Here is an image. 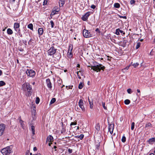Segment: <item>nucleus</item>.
I'll return each mask as SVG.
<instances>
[{
    "instance_id": "nucleus-1",
    "label": "nucleus",
    "mask_w": 155,
    "mask_h": 155,
    "mask_svg": "<svg viewBox=\"0 0 155 155\" xmlns=\"http://www.w3.org/2000/svg\"><path fill=\"white\" fill-rule=\"evenodd\" d=\"M23 90L26 93V95L30 96L32 93V89L31 86L28 83H24L22 85Z\"/></svg>"
},
{
    "instance_id": "nucleus-2",
    "label": "nucleus",
    "mask_w": 155,
    "mask_h": 155,
    "mask_svg": "<svg viewBox=\"0 0 155 155\" xmlns=\"http://www.w3.org/2000/svg\"><path fill=\"white\" fill-rule=\"evenodd\" d=\"M13 145H11L2 149L1 152L3 155H8L12 152Z\"/></svg>"
},
{
    "instance_id": "nucleus-3",
    "label": "nucleus",
    "mask_w": 155,
    "mask_h": 155,
    "mask_svg": "<svg viewBox=\"0 0 155 155\" xmlns=\"http://www.w3.org/2000/svg\"><path fill=\"white\" fill-rule=\"evenodd\" d=\"M105 68V67L103 66L101 64H99L96 65L92 66L91 69H93L94 71H96L97 72L101 70H103Z\"/></svg>"
},
{
    "instance_id": "nucleus-4",
    "label": "nucleus",
    "mask_w": 155,
    "mask_h": 155,
    "mask_svg": "<svg viewBox=\"0 0 155 155\" xmlns=\"http://www.w3.org/2000/svg\"><path fill=\"white\" fill-rule=\"evenodd\" d=\"M26 72L28 76L31 77H33L35 74V71L31 69H27Z\"/></svg>"
},
{
    "instance_id": "nucleus-5",
    "label": "nucleus",
    "mask_w": 155,
    "mask_h": 155,
    "mask_svg": "<svg viewBox=\"0 0 155 155\" xmlns=\"http://www.w3.org/2000/svg\"><path fill=\"white\" fill-rule=\"evenodd\" d=\"M56 49L54 48V47H52L48 51V55H52L54 54L56 51Z\"/></svg>"
},
{
    "instance_id": "nucleus-6",
    "label": "nucleus",
    "mask_w": 155,
    "mask_h": 155,
    "mask_svg": "<svg viewBox=\"0 0 155 155\" xmlns=\"http://www.w3.org/2000/svg\"><path fill=\"white\" fill-rule=\"evenodd\" d=\"M83 35L86 38H88L92 36V35L90 32L88 30L86 29H84L83 30Z\"/></svg>"
},
{
    "instance_id": "nucleus-7",
    "label": "nucleus",
    "mask_w": 155,
    "mask_h": 155,
    "mask_svg": "<svg viewBox=\"0 0 155 155\" xmlns=\"http://www.w3.org/2000/svg\"><path fill=\"white\" fill-rule=\"evenodd\" d=\"M20 23L18 22H15L14 24V28L15 30L18 33L20 32V30L19 28Z\"/></svg>"
},
{
    "instance_id": "nucleus-8",
    "label": "nucleus",
    "mask_w": 155,
    "mask_h": 155,
    "mask_svg": "<svg viewBox=\"0 0 155 155\" xmlns=\"http://www.w3.org/2000/svg\"><path fill=\"white\" fill-rule=\"evenodd\" d=\"M5 128V125L3 124H0V136L3 134Z\"/></svg>"
},
{
    "instance_id": "nucleus-9",
    "label": "nucleus",
    "mask_w": 155,
    "mask_h": 155,
    "mask_svg": "<svg viewBox=\"0 0 155 155\" xmlns=\"http://www.w3.org/2000/svg\"><path fill=\"white\" fill-rule=\"evenodd\" d=\"M91 12H88L83 15L82 17V20L84 21H86L91 14Z\"/></svg>"
},
{
    "instance_id": "nucleus-10",
    "label": "nucleus",
    "mask_w": 155,
    "mask_h": 155,
    "mask_svg": "<svg viewBox=\"0 0 155 155\" xmlns=\"http://www.w3.org/2000/svg\"><path fill=\"white\" fill-rule=\"evenodd\" d=\"M83 104L84 103L83 100L81 99H80L78 102L79 106L81 108L82 110H83V111H84L85 110V109L83 106Z\"/></svg>"
},
{
    "instance_id": "nucleus-11",
    "label": "nucleus",
    "mask_w": 155,
    "mask_h": 155,
    "mask_svg": "<svg viewBox=\"0 0 155 155\" xmlns=\"http://www.w3.org/2000/svg\"><path fill=\"white\" fill-rule=\"evenodd\" d=\"M46 83L48 87L50 90H51L52 88V85L51 81L49 78H48L46 80Z\"/></svg>"
},
{
    "instance_id": "nucleus-12",
    "label": "nucleus",
    "mask_w": 155,
    "mask_h": 155,
    "mask_svg": "<svg viewBox=\"0 0 155 155\" xmlns=\"http://www.w3.org/2000/svg\"><path fill=\"white\" fill-rule=\"evenodd\" d=\"M108 131L111 134L113 133L114 129V125L112 124L110 125L108 127Z\"/></svg>"
},
{
    "instance_id": "nucleus-13",
    "label": "nucleus",
    "mask_w": 155,
    "mask_h": 155,
    "mask_svg": "<svg viewBox=\"0 0 155 155\" xmlns=\"http://www.w3.org/2000/svg\"><path fill=\"white\" fill-rule=\"evenodd\" d=\"M53 138L52 136L51 135H49L48 136L46 139V142H51L53 141Z\"/></svg>"
},
{
    "instance_id": "nucleus-14",
    "label": "nucleus",
    "mask_w": 155,
    "mask_h": 155,
    "mask_svg": "<svg viewBox=\"0 0 155 155\" xmlns=\"http://www.w3.org/2000/svg\"><path fill=\"white\" fill-rule=\"evenodd\" d=\"M70 46L69 47V49L68 52L67 53V55L68 57L71 58L73 56L72 53L71 52V51L72 49V48H71V49L70 50Z\"/></svg>"
},
{
    "instance_id": "nucleus-15",
    "label": "nucleus",
    "mask_w": 155,
    "mask_h": 155,
    "mask_svg": "<svg viewBox=\"0 0 155 155\" xmlns=\"http://www.w3.org/2000/svg\"><path fill=\"white\" fill-rule=\"evenodd\" d=\"M120 32L123 33V34H125V33L123 31L120 30L119 28L116 29L115 34L117 35H120Z\"/></svg>"
},
{
    "instance_id": "nucleus-16",
    "label": "nucleus",
    "mask_w": 155,
    "mask_h": 155,
    "mask_svg": "<svg viewBox=\"0 0 155 155\" xmlns=\"http://www.w3.org/2000/svg\"><path fill=\"white\" fill-rule=\"evenodd\" d=\"M148 142L150 144H152L153 143L155 142V138L152 137L149 139L148 140Z\"/></svg>"
},
{
    "instance_id": "nucleus-17",
    "label": "nucleus",
    "mask_w": 155,
    "mask_h": 155,
    "mask_svg": "<svg viewBox=\"0 0 155 155\" xmlns=\"http://www.w3.org/2000/svg\"><path fill=\"white\" fill-rule=\"evenodd\" d=\"M38 34L41 35H42L43 31V28H39L38 30Z\"/></svg>"
},
{
    "instance_id": "nucleus-18",
    "label": "nucleus",
    "mask_w": 155,
    "mask_h": 155,
    "mask_svg": "<svg viewBox=\"0 0 155 155\" xmlns=\"http://www.w3.org/2000/svg\"><path fill=\"white\" fill-rule=\"evenodd\" d=\"M65 0H60L59 2V6L60 7H62L65 3Z\"/></svg>"
},
{
    "instance_id": "nucleus-19",
    "label": "nucleus",
    "mask_w": 155,
    "mask_h": 155,
    "mask_svg": "<svg viewBox=\"0 0 155 155\" xmlns=\"http://www.w3.org/2000/svg\"><path fill=\"white\" fill-rule=\"evenodd\" d=\"M7 33L8 35H11L13 34V31L11 29L8 28L7 30Z\"/></svg>"
},
{
    "instance_id": "nucleus-20",
    "label": "nucleus",
    "mask_w": 155,
    "mask_h": 155,
    "mask_svg": "<svg viewBox=\"0 0 155 155\" xmlns=\"http://www.w3.org/2000/svg\"><path fill=\"white\" fill-rule=\"evenodd\" d=\"M84 135L81 134L79 136H75V137L76 138H79L81 140H82L84 138Z\"/></svg>"
},
{
    "instance_id": "nucleus-21",
    "label": "nucleus",
    "mask_w": 155,
    "mask_h": 155,
    "mask_svg": "<svg viewBox=\"0 0 155 155\" xmlns=\"http://www.w3.org/2000/svg\"><path fill=\"white\" fill-rule=\"evenodd\" d=\"M28 28L31 30H33V25L32 23H30L28 26Z\"/></svg>"
},
{
    "instance_id": "nucleus-22",
    "label": "nucleus",
    "mask_w": 155,
    "mask_h": 155,
    "mask_svg": "<svg viewBox=\"0 0 155 155\" xmlns=\"http://www.w3.org/2000/svg\"><path fill=\"white\" fill-rule=\"evenodd\" d=\"M133 62H132L131 64L135 68L137 67L139 65V64L137 62L136 63H134L133 64H132Z\"/></svg>"
},
{
    "instance_id": "nucleus-23",
    "label": "nucleus",
    "mask_w": 155,
    "mask_h": 155,
    "mask_svg": "<svg viewBox=\"0 0 155 155\" xmlns=\"http://www.w3.org/2000/svg\"><path fill=\"white\" fill-rule=\"evenodd\" d=\"M114 6L116 8H119L120 7V5L117 3H115L114 4Z\"/></svg>"
},
{
    "instance_id": "nucleus-24",
    "label": "nucleus",
    "mask_w": 155,
    "mask_h": 155,
    "mask_svg": "<svg viewBox=\"0 0 155 155\" xmlns=\"http://www.w3.org/2000/svg\"><path fill=\"white\" fill-rule=\"evenodd\" d=\"M31 130L32 132L33 135H34L35 134V127L34 126H31Z\"/></svg>"
},
{
    "instance_id": "nucleus-25",
    "label": "nucleus",
    "mask_w": 155,
    "mask_h": 155,
    "mask_svg": "<svg viewBox=\"0 0 155 155\" xmlns=\"http://www.w3.org/2000/svg\"><path fill=\"white\" fill-rule=\"evenodd\" d=\"M88 101L90 104V107L92 109L93 107V103L92 101L91 102V100L89 98Z\"/></svg>"
},
{
    "instance_id": "nucleus-26",
    "label": "nucleus",
    "mask_w": 155,
    "mask_h": 155,
    "mask_svg": "<svg viewBox=\"0 0 155 155\" xmlns=\"http://www.w3.org/2000/svg\"><path fill=\"white\" fill-rule=\"evenodd\" d=\"M95 128L97 130L99 131L100 130V125L99 124L96 125L95 126Z\"/></svg>"
},
{
    "instance_id": "nucleus-27",
    "label": "nucleus",
    "mask_w": 155,
    "mask_h": 155,
    "mask_svg": "<svg viewBox=\"0 0 155 155\" xmlns=\"http://www.w3.org/2000/svg\"><path fill=\"white\" fill-rule=\"evenodd\" d=\"M124 103L125 104L127 105L130 103V101L128 99H126L124 101Z\"/></svg>"
},
{
    "instance_id": "nucleus-28",
    "label": "nucleus",
    "mask_w": 155,
    "mask_h": 155,
    "mask_svg": "<svg viewBox=\"0 0 155 155\" xmlns=\"http://www.w3.org/2000/svg\"><path fill=\"white\" fill-rule=\"evenodd\" d=\"M56 99L55 98H52L50 102V104H51L54 103Z\"/></svg>"
},
{
    "instance_id": "nucleus-29",
    "label": "nucleus",
    "mask_w": 155,
    "mask_h": 155,
    "mask_svg": "<svg viewBox=\"0 0 155 155\" xmlns=\"http://www.w3.org/2000/svg\"><path fill=\"white\" fill-rule=\"evenodd\" d=\"M100 142H98L96 143V147L97 150H98L100 146Z\"/></svg>"
},
{
    "instance_id": "nucleus-30",
    "label": "nucleus",
    "mask_w": 155,
    "mask_h": 155,
    "mask_svg": "<svg viewBox=\"0 0 155 155\" xmlns=\"http://www.w3.org/2000/svg\"><path fill=\"white\" fill-rule=\"evenodd\" d=\"M19 122L21 124V126L22 127V128H23L24 126V123L23 121L21 119H20Z\"/></svg>"
},
{
    "instance_id": "nucleus-31",
    "label": "nucleus",
    "mask_w": 155,
    "mask_h": 155,
    "mask_svg": "<svg viewBox=\"0 0 155 155\" xmlns=\"http://www.w3.org/2000/svg\"><path fill=\"white\" fill-rule=\"evenodd\" d=\"M5 85V83L3 81H0V87L2 86Z\"/></svg>"
},
{
    "instance_id": "nucleus-32",
    "label": "nucleus",
    "mask_w": 155,
    "mask_h": 155,
    "mask_svg": "<svg viewBox=\"0 0 155 155\" xmlns=\"http://www.w3.org/2000/svg\"><path fill=\"white\" fill-rule=\"evenodd\" d=\"M83 87V83L82 82H81L78 86V88L79 89H81Z\"/></svg>"
},
{
    "instance_id": "nucleus-33",
    "label": "nucleus",
    "mask_w": 155,
    "mask_h": 155,
    "mask_svg": "<svg viewBox=\"0 0 155 155\" xmlns=\"http://www.w3.org/2000/svg\"><path fill=\"white\" fill-rule=\"evenodd\" d=\"M135 123L134 122H132L131 124V130H133L134 127Z\"/></svg>"
},
{
    "instance_id": "nucleus-34",
    "label": "nucleus",
    "mask_w": 155,
    "mask_h": 155,
    "mask_svg": "<svg viewBox=\"0 0 155 155\" xmlns=\"http://www.w3.org/2000/svg\"><path fill=\"white\" fill-rule=\"evenodd\" d=\"M130 65L129 66L126 67L124 69H122V71L123 72H124V70H127L130 67Z\"/></svg>"
},
{
    "instance_id": "nucleus-35",
    "label": "nucleus",
    "mask_w": 155,
    "mask_h": 155,
    "mask_svg": "<svg viewBox=\"0 0 155 155\" xmlns=\"http://www.w3.org/2000/svg\"><path fill=\"white\" fill-rule=\"evenodd\" d=\"M53 10H55L57 12H58L59 11V8L57 7H54V8Z\"/></svg>"
},
{
    "instance_id": "nucleus-36",
    "label": "nucleus",
    "mask_w": 155,
    "mask_h": 155,
    "mask_svg": "<svg viewBox=\"0 0 155 155\" xmlns=\"http://www.w3.org/2000/svg\"><path fill=\"white\" fill-rule=\"evenodd\" d=\"M40 101V99L38 97H37L36 99L35 103L36 104H38Z\"/></svg>"
},
{
    "instance_id": "nucleus-37",
    "label": "nucleus",
    "mask_w": 155,
    "mask_h": 155,
    "mask_svg": "<svg viewBox=\"0 0 155 155\" xmlns=\"http://www.w3.org/2000/svg\"><path fill=\"white\" fill-rule=\"evenodd\" d=\"M102 105L103 107L104 108V109L107 110V108L105 106V103L104 102H102Z\"/></svg>"
},
{
    "instance_id": "nucleus-38",
    "label": "nucleus",
    "mask_w": 155,
    "mask_h": 155,
    "mask_svg": "<svg viewBox=\"0 0 155 155\" xmlns=\"http://www.w3.org/2000/svg\"><path fill=\"white\" fill-rule=\"evenodd\" d=\"M126 138L124 136H123L122 137V139H121L122 141L124 143L126 141Z\"/></svg>"
},
{
    "instance_id": "nucleus-39",
    "label": "nucleus",
    "mask_w": 155,
    "mask_h": 155,
    "mask_svg": "<svg viewBox=\"0 0 155 155\" xmlns=\"http://www.w3.org/2000/svg\"><path fill=\"white\" fill-rule=\"evenodd\" d=\"M140 42H137V46H136V48L137 49L138 48H139V47H140Z\"/></svg>"
},
{
    "instance_id": "nucleus-40",
    "label": "nucleus",
    "mask_w": 155,
    "mask_h": 155,
    "mask_svg": "<svg viewBox=\"0 0 155 155\" xmlns=\"http://www.w3.org/2000/svg\"><path fill=\"white\" fill-rule=\"evenodd\" d=\"M152 125L150 123H148L146 124L145 127H151Z\"/></svg>"
},
{
    "instance_id": "nucleus-41",
    "label": "nucleus",
    "mask_w": 155,
    "mask_h": 155,
    "mask_svg": "<svg viewBox=\"0 0 155 155\" xmlns=\"http://www.w3.org/2000/svg\"><path fill=\"white\" fill-rule=\"evenodd\" d=\"M50 23L51 25V28H53L54 27V23L53 21L51 20L50 21Z\"/></svg>"
},
{
    "instance_id": "nucleus-42",
    "label": "nucleus",
    "mask_w": 155,
    "mask_h": 155,
    "mask_svg": "<svg viewBox=\"0 0 155 155\" xmlns=\"http://www.w3.org/2000/svg\"><path fill=\"white\" fill-rule=\"evenodd\" d=\"M56 12H57L55 10H53L51 13V15H54L56 14Z\"/></svg>"
},
{
    "instance_id": "nucleus-43",
    "label": "nucleus",
    "mask_w": 155,
    "mask_h": 155,
    "mask_svg": "<svg viewBox=\"0 0 155 155\" xmlns=\"http://www.w3.org/2000/svg\"><path fill=\"white\" fill-rule=\"evenodd\" d=\"M137 95L139 96L140 95V92L139 89H137Z\"/></svg>"
},
{
    "instance_id": "nucleus-44",
    "label": "nucleus",
    "mask_w": 155,
    "mask_h": 155,
    "mask_svg": "<svg viewBox=\"0 0 155 155\" xmlns=\"http://www.w3.org/2000/svg\"><path fill=\"white\" fill-rule=\"evenodd\" d=\"M127 92L129 94H131L132 92V91H131V89L130 88H129V89H128L127 90Z\"/></svg>"
},
{
    "instance_id": "nucleus-45",
    "label": "nucleus",
    "mask_w": 155,
    "mask_h": 155,
    "mask_svg": "<svg viewBox=\"0 0 155 155\" xmlns=\"http://www.w3.org/2000/svg\"><path fill=\"white\" fill-rule=\"evenodd\" d=\"M76 124H77V122H72L70 124V125L72 126V125H76Z\"/></svg>"
},
{
    "instance_id": "nucleus-46",
    "label": "nucleus",
    "mask_w": 155,
    "mask_h": 155,
    "mask_svg": "<svg viewBox=\"0 0 155 155\" xmlns=\"http://www.w3.org/2000/svg\"><path fill=\"white\" fill-rule=\"evenodd\" d=\"M135 1L134 0H131L130 1V3L132 5L135 3Z\"/></svg>"
},
{
    "instance_id": "nucleus-47",
    "label": "nucleus",
    "mask_w": 155,
    "mask_h": 155,
    "mask_svg": "<svg viewBox=\"0 0 155 155\" xmlns=\"http://www.w3.org/2000/svg\"><path fill=\"white\" fill-rule=\"evenodd\" d=\"M72 87H73L72 86H69L68 87V86H66V88H67V89H71Z\"/></svg>"
},
{
    "instance_id": "nucleus-48",
    "label": "nucleus",
    "mask_w": 155,
    "mask_h": 155,
    "mask_svg": "<svg viewBox=\"0 0 155 155\" xmlns=\"http://www.w3.org/2000/svg\"><path fill=\"white\" fill-rule=\"evenodd\" d=\"M119 17L120 18H124L125 19H127V17L126 16H123L119 15Z\"/></svg>"
},
{
    "instance_id": "nucleus-49",
    "label": "nucleus",
    "mask_w": 155,
    "mask_h": 155,
    "mask_svg": "<svg viewBox=\"0 0 155 155\" xmlns=\"http://www.w3.org/2000/svg\"><path fill=\"white\" fill-rule=\"evenodd\" d=\"M77 74L78 78L79 79H81V77L80 75L79 74V71H78L77 72Z\"/></svg>"
},
{
    "instance_id": "nucleus-50",
    "label": "nucleus",
    "mask_w": 155,
    "mask_h": 155,
    "mask_svg": "<svg viewBox=\"0 0 155 155\" xmlns=\"http://www.w3.org/2000/svg\"><path fill=\"white\" fill-rule=\"evenodd\" d=\"M48 0H45L43 2V5H46L47 4Z\"/></svg>"
},
{
    "instance_id": "nucleus-51",
    "label": "nucleus",
    "mask_w": 155,
    "mask_h": 155,
    "mask_svg": "<svg viewBox=\"0 0 155 155\" xmlns=\"http://www.w3.org/2000/svg\"><path fill=\"white\" fill-rule=\"evenodd\" d=\"M91 8H92V9H94L95 8L96 6L94 5H92L91 6Z\"/></svg>"
},
{
    "instance_id": "nucleus-52",
    "label": "nucleus",
    "mask_w": 155,
    "mask_h": 155,
    "mask_svg": "<svg viewBox=\"0 0 155 155\" xmlns=\"http://www.w3.org/2000/svg\"><path fill=\"white\" fill-rule=\"evenodd\" d=\"M95 31H97V32H99V33H100V30H99V28H96V30H95Z\"/></svg>"
},
{
    "instance_id": "nucleus-53",
    "label": "nucleus",
    "mask_w": 155,
    "mask_h": 155,
    "mask_svg": "<svg viewBox=\"0 0 155 155\" xmlns=\"http://www.w3.org/2000/svg\"><path fill=\"white\" fill-rule=\"evenodd\" d=\"M68 151L70 153H71L72 152V150L69 149L68 150Z\"/></svg>"
},
{
    "instance_id": "nucleus-54",
    "label": "nucleus",
    "mask_w": 155,
    "mask_h": 155,
    "mask_svg": "<svg viewBox=\"0 0 155 155\" xmlns=\"http://www.w3.org/2000/svg\"><path fill=\"white\" fill-rule=\"evenodd\" d=\"M33 150L34 151H36L37 150V148L36 147H34L33 148Z\"/></svg>"
},
{
    "instance_id": "nucleus-55",
    "label": "nucleus",
    "mask_w": 155,
    "mask_h": 155,
    "mask_svg": "<svg viewBox=\"0 0 155 155\" xmlns=\"http://www.w3.org/2000/svg\"><path fill=\"white\" fill-rule=\"evenodd\" d=\"M65 130L64 128L62 129V130L61 131V133H63V132H65Z\"/></svg>"
},
{
    "instance_id": "nucleus-56",
    "label": "nucleus",
    "mask_w": 155,
    "mask_h": 155,
    "mask_svg": "<svg viewBox=\"0 0 155 155\" xmlns=\"http://www.w3.org/2000/svg\"><path fill=\"white\" fill-rule=\"evenodd\" d=\"M79 72L81 73V75H82V74H83V71H80V70L79 71Z\"/></svg>"
},
{
    "instance_id": "nucleus-57",
    "label": "nucleus",
    "mask_w": 155,
    "mask_h": 155,
    "mask_svg": "<svg viewBox=\"0 0 155 155\" xmlns=\"http://www.w3.org/2000/svg\"><path fill=\"white\" fill-rule=\"evenodd\" d=\"M2 74V71L0 70V76H1Z\"/></svg>"
},
{
    "instance_id": "nucleus-58",
    "label": "nucleus",
    "mask_w": 155,
    "mask_h": 155,
    "mask_svg": "<svg viewBox=\"0 0 155 155\" xmlns=\"http://www.w3.org/2000/svg\"><path fill=\"white\" fill-rule=\"evenodd\" d=\"M23 43L25 44L26 43V41H23Z\"/></svg>"
},
{
    "instance_id": "nucleus-59",
    "label": "nucleus",
    "mask_w": 155,
    "mask_h": 155,
    "mask_svg": "<svg viewBox=\"0 0 155 155\" xmlns=\"http://www.w3.org/2000/svg\"><path fill=\"white\" fill-rule=\"evenodd\" d=\"M115 134H115V133H114L113 134V136H112V139H113V136H114L115 135Z\"/></svg>"
},
{
    "instance_id": "nucleus-60",
    "label": "nucleus",
    "mask_w": 155,
    "mask_h": 155,
    "mask_svg": "<svg viewBox=\"0 0 155 155\" xmlns=\"http://www.w3.org/2000/svg\"><path fill=\"white\" fill-rule=\"evenodd\" d=\"M30 155H38V154H32V153H30Z\"/></svg>"
},
{
    "instance_id": "nucleus-61",
    "label": "nucleus",
    "mask_w": 155,
    "mask_h": 155,
    "mask_svg": "<svg viewBox=\"0 0 155 155\" xmlns=\"http://www.w3.org/2000/svg\"><path fill=\"white\" fill-rule=\"evenodd\" d=\"M77 67H78L80 68V65L79 64H78Z\"/></svg>"
},
{
    "instance_id": "nucleus-62",
    "label": "nucleus",
    "mask_w": 155,
    "mask_h": 155,
    "mask_svg": "<svg viewBox=\"0 0 155 155\" xmlns=\"http://www.w3.org/2000/svg\"><path fill=\"white\" fill-rule=\"evenodd\" d=\"M52 144L51 143H49V144H48V145L49 146H50L51 144Z\"/></svg>"
},
{
    "instance_id": "nucleus-63",
    "label": "nucleus",
    "mask_w": 155,
    "mask_h": 155,
    "mask_svg": "<svg viewBox=\"0 0 155 155\" xmlns=\"http://www.w3.org/2000/svg\"><path fill=\"white\" fill-rule=\"evenodd\" d=\"M149 155H154V154L153 153H151Z\"/></svg>"
},
{
    "instance_id": "nucleus-64",
    "label": "nucleus",
    "mask_w": 155,
    "mask_h": 155,
    "mask_svg": "<svg viewBox=\"0 0 155 155\" xmlns=\"http://www.w3.org/2000/svg\"><path fill=\"white\" fill-rule=\"evenodd\" d=\"M54 149H56L57 148V147L56 146H54Z\"/></svg>"
}]
</instances>
